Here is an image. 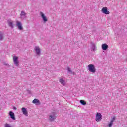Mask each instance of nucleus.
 <instances>
[{
	"mask_svg": "<svg viewBox=\"0 0 127 127\" xmlns=\"http://www.w3.org/2000/svg\"><path fill=\"white\" fill-rule=\"evenodd\" d=\"M40 16H41L42 19H43V22L44 23H46L47 21H48V19H47V17L45 15L44 13L42 12H40L39 13Z\"/></svg>",
	"mask_w": 127,
	"mask_h": 127,
	"instance_id": "nucleus-4",
	"label": "nucleus"
},
{
	"mask_svg": "<svg viewBox=\"0 0 127 127\" xmlns=\"http://www.w3.org/2000/svg\"><path fill=\"white\" fill-rule=\"evenodd\" d=\"M9 115L10 116L11 119L13 121L15 120V115H14V113L12 111H10L9 112Z\"/></svg>",
	"mask_w": 127,
	"mask_h": 127,
	"instance_id": "nucleus-14",
	"label": "nucleus"
},
{
	"mask_svg": "<svg viewBox=\"0 0 127 127\" xmlns=\"http://www.w3.org/2000/svg\"><path fill=\"white\" fill-rule=\"evenodd\" d=\"M88 70L91 73H96V68H95V65L93 64L88 65Z\"/></svg>",
	"mask_w": 127,
	"mask_h": 127,
	"instance_id": "nucleus-3",
	"label": "nucleus"
},
{
	"mask_svg": "<svg viewBox=\"0 0 127 127\" xmlns=\"http://www.w3.org/2000/svg\"><path fill=\"white\" fill-rule=\"evenodd\" d=\"M13 110H16V107H13Z\"/></svg>",
	"mask_w": 127,
	"mask_h": 127,
	"instance_id": "nucleus-24",
	"label": "nucleus"
},
{
	"mask_svg": "<svg viewBox=\"0 0 127 127\" xmlns=\"http://www.w3.org/2000/svg\"><path fill=\"white\" fill-rule=\"evenodd\" d=\"M4 33L3 32L0 31V41H2L4 39Z\"/></svg>",
	"mask_w": 127,
	"mask_h": 127,
	"instance_id": "nucleus-16",
	"label": "nucleus"
},
{
	"mask_svg": "<svg viewBox=\"0 0 127 127\" xmlns=\"http://www.w3.org/2000/svg\"><path fill=\"white\" fill-rule=\"evenodd\" d=\"M55 119H56V112H53L49 115V120L51 122H53Z\"/></svg>",
	"mask_w": 127,
	"mask_h": 127,
	"instance_id": "nucleus-2",
	"label": "nucleus"
},
{
	"mask_svg": "<svg viewBox=\"0 0 127 127\" xmlns=\"http://www.w3.org/2000/svg\"><path fill=\"white\" fill-rule=\"evenodd\" d=\"M101 12L104 14H110V11L108 10V7H103L101 9Z\"/></svg>",
	"mask_w": 127,
	"mask_h": 127,
	"instance_id": "nucleus-7",
	"label": "nucleus"
},
{
	"mask_svg": "<svg viewBox=\"0 0 127 127\" xmlns=\"http://www.w3.org/2000/svg\"><path fill=\"white\" fill-rule=\"evenodd\" d=\"M21 111L23 114L26 117H27L28 116V112L27 111V110L26 108L24 107H22L21 108Z\"/></svg>",
	"mask_w": 127,
	"mask_h": 127,
	"instance_id": "nucleus-9",
	"label": "nucleus"
},
{
	"mask_svg": "<svg viewBox=\"0 0 127 127\" xmlns=\"http://www.w3.org/2000/svg\"><path fill=\"white\" fill-rule=\"evenodd\" d=\"M36 55L39 56L40 55V53H41V51H40V48H39V47L36 46L34 48Z\"/></svg>",
	"mask_w": 127,
	"mask_h": 127,
	"instance_id": "nucleus-11",
	"label": "nucleus"
},
{
	"mask_svg": "<svg viewBox=\"0 0 127 127\" xmlns=\"http://www.w3.org/2000/svg\"><path fill=\"white\" fill-rule=\"evenodd\" d=\"M91 51H95L97 49L96 45L94 43H91Z\"/></svg>",
	"mask_w": 127,
	"mask_h": 127,
	"instance_id": "nucleus-15",
	"label": "nucleus"
},
{
	"mask_svg": "<svg viewBox=\"0 0 127 127\" xmlns=\"http://www.w3.org/2000/svg\"><path fill=\"white\" fill-rule=\"evenodd\" d=\"M3 64L4 65H5V66H9V64H8L7 63L4 62Z\"/></svg>",
	"mask_w": 127,
	"mask_h": 127,
	"instance_id": "nucleus-23",
	"label": "nucleus"
},
{
	"mask_svg": "<svg viewBox=\"0 0 127 127\" xmlns=\"http://www.w3.org/2000/svg\"><path fill=\"white\" fill-rule=\"evenodd\" d=\"M1 95H0V97L1 96Z\"/></svg>",
	"mask_w": 127,
	"mask_h": 127,
	"instance_id": "nucleus-25",
	"label": "nucleus"
},
{
	"mask_svg": "<svg viewBox=\"0 0 127 127\" xmlns=\"http://www.w3.org/2000/svg\"><path fill=\"white\" fill-rule=\"evenodd\" d=\"M80 103L81 105H83V106H85V105H86L87 104L83 100H80Z\"/></svg>",
	"mask_w": 127,
	"mask_h": 127,
	"instance_id": "nucleus-19",
	"label": "nucleus"
},
{
	"mask_svg": "<svg viewBox=\"0 0 127 127\" xmlns=\"http://www.w3.org/2000/svg\"><path fill=\"white\" fill-rule=\"evenodd\" d=\"M60 84L62 86H65L66 85V81H65V80H64V78L61 77L59 80Z\"/></svg>",
	"mask_w": 127,
	"mask_h": 127,
	"instance_id": "nucleus-13",
	"label": "nucleus"
},
{
	"mask_svg": "<svg viewBox=\"0 0 127 127\" xmlns=\"http://www.w3.org/2000/svg\"><path fill=\"white\" fill-rule=\"evenodd\" d=\"M33 104H35L36 105H40V101L39 100L35 98L33 101H32Z\"/></svg>",
	"mask_w": 127,
	"mask_h": 127,
	"instance_id": "nucleus-17",
	"label": "nucleus"
},
{
	"mask_svg": "<svg viewBox=\"0 0 127 127\" xmlns=\"http://www.w3.org/2000/svg\"><path fill=\"white\" fill-rule=\"evenodd\" d=\"M75 44L76 45V47H79V46H80V45H79V44H80V42H77V43H75Z\"/></svg>",
	"mask_w": 127,
	"mask_h": 127,
	"instance_id": "nucleus-22",
	"label": "nucleus"
},
{
	"mask_svg": "<svg viewBox=\"0 0 127 127\" xmlns=\"http://www.w3.org/2000/svg\"><path fill=\"white\" fill-rule=\"evenodd\" d=\"M67 72L68 73H72V71L71 70V68H70V67H67Z\"/></svg>",
	"mask_w": 127,
	"mask_h": 127,
	"instance_id": "nucleus-21",
	"label": "nucleus"
},
{
	"mask_svg": "<svg viewBox=\"0 0 127 127\" xmlns=\"http://www.w3.org/2000/svg\"><path fill=\"white\" fill-rule=\"evenodd\" d=\"M13 60L14 66L18 67L19 66V60H18V57L17 56H14L13 57Z\"/></svg>",
	"mask_w": 127,
	"mask_h": 127,
	"instance_id": "nucleus-1",
	"label": "nucleus"
},
{
	"mask_svg": "<svg viewBox=\"0 0 127 127\" xmlns=\"http://www.w3.org/2000/svg\"><path fill=\"white\" fill-rule=\"evenodd\" d=\"M95 120L96 122H101L102 121V114L98 112L96 115Z\"/></svg>",
	"mask_w": 127,
	"mask_h": 127,
	"instance_id": "nucleus-6",
	"label": "nucleus"
},
{
	"mask_svg": "<svg viewBox=\"0 0 127 127\" xmlns=\"http://www.w3.org/2000/svg\"><path fill=\"white\" fill-rule=\"evenodd\" d=\"M108 47H109V46H108L107 44H103L102 45V49L103 50H107V49H108Z\"/></svg>",
	"mask_w": 127,
	"mask_h": 127,
	"instance_id": "nucleus-18",
	"label": "nucleus"
},
{
	"mask_svg": "<svg viewBox=\"0 0 127 127\" xmlns=\"http://www.w3.org/2000/svg\"><path fill=\"white\" fill-rule=\"evenodd\" d=\"M16 26L18 27V29H19V30H22V29H23V28L22 27V24L21 23V22L19 21H16Z\"/></svg>",
	"mask_w": 127,
	"mask_h": 127,
	"instance_id": "nucleus-5",
	"label": "nucleus"
},
{
	"mask_svg": "<svg viewBox=\"0 0 127 127\" xmlns=\"http://www.w3.org/2000/svg\"><path fill=\"white\" fill-rule=\"evenodd\" d=\"M5 127H13L11 126V125H10V124H6L5 125Z\"/></svg>",
	"mask_w": 127,
	"mask_h": 127,
	"instance_id": "nucleus-20",
	"label": "nucleus"
},
{
	"mask_svg": "<svg viewBox=\"0 0 127 127\" xmlns=\"http://www.w3.org/2000/svg\"><path fill=\"white\" fill-rule=\"evenodd\" d=\"M27 14V13H25V12H24V11H22L21 12V14H20L21 19H25V18H26Z\"/></svg>",
	"mask_w": 127,
	"mask_h": 127,
	"instance_id": "nucleus-10",
	"label": "nucleus"
},
{
	"mask_svg": "<svg viewBox=\"0 0 127 127\" xmlns=\"http://www.w3.org/2000/svg\"><path fill=\"white\" fill-rule=\"evenodd\" d=\"M14 21L11 20H8L7 21L8 24L11 28H13L14 27V25L13 24Z\"/></svg>",
	"mask_w": 127,
	"mask_h": 127,
	"instance_id": "nucleus-12",
	"label": "nucleus"
},
{
	"mask_svg": "<svg viewBox=\"0 0 127 127\" xmlns=\"http://www.w3.org/2000/svg\"><path fill=\"white\" fill-rule=\"evenodd\" d=\"M116 120V117L114 116L110 120V121L108 123V127H112V126L114 124V122H115Z\"/></svg>",
	"mask_w": 127,
	"mask_h": 127,
	"instance_id": "nucleus-8",
	"label": "nucleus"
}]
</instances>
